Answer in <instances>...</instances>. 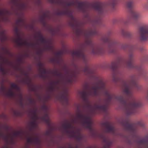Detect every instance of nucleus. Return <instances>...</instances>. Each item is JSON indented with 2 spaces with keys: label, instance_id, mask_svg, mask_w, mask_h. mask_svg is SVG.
<instances>
[{
  "label": "nucleus",
  "instance_id": "1",
  "mask_svg": "<svg viewBox=\"0 0 148 148\" xmlns=\"http://www.w3.org/2000/svg\"><path fill=\"white\" fill-rule=\"evenodd\" d=\"M110 67L113 71V80L115 82L121 83L123 92L126 96H117L110 93L106 88L104 83L101 80L99 79L89 90H87L89 88L88 86L86 85L85 90L79 92L84 101L87 103L86 106L89 108L92 107L89 103L88 98L90 96H98L101 92H102L106 97L105 100V104L95 105L93 107L94 110L106 112L112 101L115 100L119 101L124 106L127 115H130L135 113L136 108L140 107L141 104L139 101L136 100L133 96L132 90L134 88L138 90L140 86L137 83L135 76L131 77L129 80H125L122 78L119 68L123 67L134 69L138 71L140 75H142L145 73L143 68L142 66L136 65L134 64L133 54L132 53L129 54L127 60L118 58L111 63Z\"/></svg>",
  "mask_w": 148,
  "mask_h": 148
},
{
  "label": "nucleus",
  "instance_id": "2",
  "mask_svg": "<svg viewBox=\"0 0 148 148\" xmlns=\"http://www.w3.org/2000/svg\"><path fill=\"white\" fill-rule=\"evenodd\" d=\"M58 14L59 15H66L71 19L69 25L73 28L75 33L77 36H82L86 39L85 43L82 48L72 51V54L74 56L81 60L86 65L83 71H93L87 65V61L84 52L88 50L93 54H101L104 51V48L100 45L94 44L90 38L91 36L97 34L98 32L95 28L88 30L84 29L79 27V22L73 16L72 11L65 7V9L58 11Z\"/></svg>",
  "mask_w": 148,
  "mask_h": 148
},
{
  "label": "nucleus",
  "instance_id": "3",
  "mask_svg": "<svg viewBox=\"0 0 148 148\" xmlns=\"http://www.w3.org/2000/svg\"><path fill=\"white\" fill-rule=\"evenodd\" d=\"M77 4L76 7L78 10L84 13H87L88 9L91 8L96 11L100 15H102L105 12L103 4L101 2H97L91 5L87 4L84 2L72 1L66 3V6H70L75 5Z\"/></svg>",
  "mask_w": 148,
  "mask_h": 148
},
{
  "label": "nucleus",
  "instance_id": "4",
  "mask_svg": "<svg viewBox=\"0 0 148 148\" xmlns=\"http://www.w3.org/2000/svg\"><path fill=\"white\" fill-rule=\"evenodd\" d=\"M79 73V69L77 67H76L75 70L66 69L64 75L57 70L53 72V73L55 76L58 77L60 80H64L66 82L70 84L75 82L77 74Z\"/></svg>",
  "mask_w": 148,
  "mask_h": 148
},
{
  "label": "nucleus",
  "instance_id": "5",
  "mask_svg": "<svg viewBox=\"0 0 148 148\" xmlns=\"http://www.w3.org/2000/svg\"><path fill=\"white\" fill-rule=\"evenodd\" d=\"M101 41L107 47V49L110 52L114 53L117 49L121 48L124 49L123 45L120 44L117 41L112 39L109 37L104 36L101 38Z\"/></svg>",
  "mask_w": 148,
  "mask_h": 148
},
{
  "label": "nucleus",
  "instance_id": "6",
  "mask_svg": "<svg viewBox=\"0 0 148 148\" xmlns=\"http://www.w3.org/2000/svg\"><path fill=\"white\" fill-rule=\"evenodd\" d=\"M81 106L77 107V117L82 121L83 126L88 129L90 131L92 130V122L91 118L87 114L82 113L80 110Z\"/></svg>",
  "mask_w": 148,
  "mask_h": 148
},
{
  "label": "nucleus",
  "instance_id": "7",
  "mask_svg": "<svg viewBox=\"0 0 148 148\" xmlns=\"http://www.w3.org/2000/svg\"><path fill=\"white\" fill-rule=\"evenodd\" d=\"M62 127L63 129V132L69 135V137L75 138L78 140L81 139V136L78 131L70 130L73 127L71 123L65 122L62 124Z\"/></svg>",
  "mask_w": 148,
  "mask_h": 148
},
{
  "label": "nucleus",
  "instance_id": "8",
  "mask_svg": "<svg viewBox=\"0 0 148 148\" xmlns=\"http://www.w3.org/2000/svg\"><path fill=\"white\" fill-rule=\"evenodd\" d=\"M121 123L125 130L130 132L133 137L135 136L137 128L134 124L131 123L130 120L128 118L122 120Z\"/></svg>",
  "mask_w": 148,
  "mask_h": 148
},
{
  "label": "nucleus",
  "instance_id": "9",
  "mask_svg": "<svg viewBox=\"0 0 148 148\" xmlns=\"http://www.w3.org/2000/svg\"><path fill=\"white\" fill-rule=\"evenodd\" d=\"M138 33L140 40L143 41L148 40V24L140 27Z\"/></svg>",
  "mask_w": 148,
  "mask_h": 148
},
{
  "label": "nucleus",
  "instance_id": "10",
  "mask_svg": "<svg viewBox=\"0 0 148 148\" xmlns=\"http://www.w3.org/2000/svg\"><path fill=\"white\" fill-rule=\"evenodd\" d=\"M130 14V16H128L126 20L124 22V23L125 25L130 24L132 19L137 20L140 17L139 13L132 10H131Z\"/></svg>",
  "mask_w": 148,
  "mask_h": 148
},
{
  "label": "nucleus",
  "instance_id": "11",
  "mask_svg": "<svg viewBox=\"0 0 148 148\" xmlns=\"http://www.w3.org/2000/svg\"><path fill=\"white\" fill-rule=\"evenodd\" d=\"M58 98L63 104L66 106L68 104V95L66 91L63 90L60 92L58 96Z\"/></svg>",
  "mask_w": 148,
  "mask_h": 148
},
{
  "label": "nucleus",
  "instance_id": "12",
  "mask_svg": "<svg viewBox=\"0 0 148 148\" xmlns=\"http://www.w3.org/2000/svg\"><path fill=\"white\" fill-rule=\"evenodd\" d=\"M103 125L105 127L106 132L111 133L114 135H115L116 130L112 123L106 121L103 123Z\"/></svg>",
  "mask_w": 148,
  "mask_h": 148
},
{
  "label": "nucleus",
  "instance_id": "13",
  "mask_svg": "<svg viewBox=\"0 0 148 148\" xmlns=\"http://www.w3.org/2000/svg\"><path fill=\"white\" fill-rule=\"evenodd\" d=\"M139 148H148V134L144 138L137 141Z\"/></svg>",
  "mask_w": 148,
  "mask_h": 148
},
{
  "label": "nucleus",
  "instance_id": "14",
  "mask_svg": "<svg viewBox=\"0 0 148 148\" xmlns=\"http://www.w3.org/2000/svg\"><path fill=\"white\" fill-rule=\"evenodd\" d=\"M32 121L30 122V125L32 129H34L36 126V121L38 119V117L36 114V110H33L32 111Z\"/></svg>",
  "mask_w": 148,
  "mask_h": 148
},
{
  "label": "nucleus",
  "instance_id": "15",
  "mask_svg": "<svg viewBox=\"0 0 148 148\" xmlns=\"http://www.w3.org/2000/svg\"><path fill=\"white\" fill-rule=\"evenodd\" d=\"M27 143L29 144H33L37 146L40 145L41 141L38 137H28L27 139Z\"/></svg>",
  "mask_w": 148,
  "mask_h": 148
},
{
  "label": "nucleus",
  "instance_id": "16",
  "mask_svg": "<svg viewBox=\"0 0 148 148\" xmlns=\"http://www.w3.org/2000/svg\"><path fill=\"white\" fill-rule=\"evenodd\" d=\"M15 42L19 46H26L27 42L26 41H23L22 38L21 37L16 38L14 39Z\"/></svg>",
  "mask_w": 148,
  "mask_h": 148
},
{
  "label": "nucleus",
  "instance_id": "17",
  "mask_svg": "<svg viewBox=\"0 0 148 148\" xmlns=\"http://www.w3.org/2000/svg\"><path fill=\"white\" fill-rule=\"evenodd\" d=\"M15 42L19 46H26L27 42L26 41H23L22 38L21 37L16 38L14 39Z\"/></svg>",
  "mask_w": 148,
  "mask_h": 148
},
{
  "label": "nucleus",
  "instance_id": "18",
  "mask_svg": "<svg viewBox=\"0 0 148 148\" xmlns=\"http://www.w3.org/2000/svg\"><path fill=\"white\" fill-rule=\"evenodd\" d=\"M40 73L39 76L40 77L45 79L46 78V76L45 74L47 73L46 70L45 69H42L41 70H39Z\"/></svg>",
  "mask_w": 148,
  "mask_h": 148
},
{
  "label": "nucleus",
  "instance_id": "19",
  "mask_svg": "<svg viewBox=\"0 0 148 148\" xmlns=\"http://www.w3.org/2000/svg\"><path fill=\"white\" fill-rule=\"evenodd\" d=\"M42 120L47 124L49 125L50 124V119L48 114L46 113L44 116L42 117Z\"/></svg>",
  "mask_w": 148,
  "mask_h": 148
},
{
  "label": "nucleus",
  "instance_id": "20",
  "mask_svg": "<svg viewBox=\"0 0 148 148\" xmlns=\"http://www.w3.org/2000/svg\"><path fill=\"white\" fill-rule=\"evenodd\" d=\"M36 37L39 38V40L40 41L41 43L45 44L46 43V40L44 38L42 35L40 33H38Z\"/></svg>",
  "mask_w": 148,
  "mask_h": 148
},
{
  "label": "nucleus",
  "instance_id": "21",
  "mask_svg": "<svg viewBox=\"0 0 148 148\" xmlns=\"http://www.w3.org/2000/svg\"><path fill=\"white\" fill-rule=\"evenodd\" d=\"M121 32L122 34L125 37H130L131 35L130 32L126 31L123 29H121Z\"/></svg>",
  "mask_w": 148,
  "mask_h": 148
},
{
  "label": "nucleus",
  "instance_id": "22",
  "mask_svg": "<svg viewBox=\"0 0 148 148\" xmlns=\"http://www.w3.org/2000/svg\"><path fill=\"white\" fill-rule=\"evenodd\" d=\"M61 52H58L56 54V57L51 59V61L54 62H58V57L61 55Z\"/></svg>",
  "mask_w": 148,
  "mask_h": 148
},
{
  "label": "nucleus",
  "instance_id": "23",
  "mask_svg": "<svg viewBox=\"0 0 148 148\" xmlns=\"http://www.w3.org/2000/svg\"><path fill=\"white\" fill-rule=\"evenodd\" d=\"M133 4V2L132 0H127L126 1V6L129 9H131L132 8Z\"/></svg>",
  "mask_w": 148,
  "mask_h": 148
},
{
  "label": "nucleus",
  "instance_id": "24",
  "mask_svg": "<svg viewBox=\"0 0 148 148\" xmlns=\"http://www.w3.org/2000/svg\"><path fill=\"white\" fill-rule=\"evenodd\" d=\"M14 3L17 5H19L21 8H23L24 6V5L18 0H12Z\"/></svg>",
  "mask_w": 148,
  "mask_h": 148
},
{
  "label": "nucleus",
  "instance_id": "25",
  "mask_svg": "<svg viewBox=\"0 0 148 148\" xmlns=\"http://www.w3.org/2000/svg\"><path fill=\"white\" fill-rule=\"evenodd\" d=\"M51 3L53 4H60L63 3V1L61 0H48Z\"/></svg>",
  "mask_w": 148,
  "mask_h": 148
},
{
  "label": "nucleus",
  "instance_id": "26",
  "mask_svg": "<svg viewBox=\"0 0 148 148\" xmlns=\"http://www.w3.org/2000/svg\"><path fill=\"white\" fill-rule=\"evenodd\" d=\"M0 38L2 42L5 41L7 39V37L3 32L0 33Z\"/></svg>",
  "mask_w": 148,
  "mask_h": 148
},
{
  "label": "nucleus",
  "instance_id": "27",
  "mask_svg": "<svg viewBox=\"0 0 148 148\" xmlns=\"http://www.w3.org/2000/svg\"><path fill=\"white\" fill-rule=\"evenodd\" d=\"M119 0H110L109 2V5L113 6Z\"/></svg>",
  "mask_w": 148,
  "mask_h": 148
},
{
  "label": "nucleus",
  "instance_id": "28",
  "mask_svg": "<svg viewBox=\"0 0 148 148\" xmlns=\"http://www.w3.org/2000/svg\"><path fill=\"white\" fill-rule=\"evenodd\" d=\"M47 16V14L46 13H44L40 17L41 21L42 22H44L45 21L46 18Z\"/></svg>",
  "mask_w": 148,
  "mask_h": 148
},
{
  "label": "nucleus",
  "instance_id": "29",
  "mask_svg": "<svg viewBox=\"0 0 148 148\" xmlns=\"http://www.w3.org/2000/svg\"><path fill=\"white\" fill-rule=\"evenodd\" d=\"M55 87L53 83H50V86L49 88V90L51 92H53L55 88Z\"/></svg>",
  "mask_w": 148,
  "mask_h": 148
},
{
  "label": "nucleus",
  "instance_id": "30",
  "mask_svg": "<svg viewBox=\"0 0 148 148\" xmlns=\"http://www.w3.org/2000/svg\"><path fill=\"white\" fill-rule=\"evenodd\" d=\"M102 21L101 19H98L95 21L94 22V24L97 26H99L101 23Z\"/></svg>",
  "mask_w": 148,
  "mask_h": 148
},
{
  "label": "nucleus",
  "instance_id": "31",
  "mask_svg": "<svg viewBox=\"0 0 148 148\" xmlns=\"http://www.w3.org/2000/svg\"><path fill=\"white\" fill-rule=\"evenodd\" d=\"M0 136L4 139L5 141H8V136L5 135L2 133H0Z\"/></svg>",
  "mask_w": 148,
  "mask_h": 148
},
{
  "label": "nucleus",
  "instance_id": "32",
  "mask_svg": "<svg viewBox=\"0 0 148 148\" xmlns=\"http://www.w3.org/2000/svg\"><path fill=\"white\" fill-rule=\"evenodd\" d=\"M15 34L17 36L16 38L20 37V34L19 33V30L17 27H16L14 29Z\"/></svg>",
  "mask_w": 148,
  "mask_h": 148
},
{
  "label": "nucleus",
  "instance_id": "33",
  "mask_svg": "<svg viewBox=\"0 0 148 148\" xmlns=\"http://www.w3.org/2000/svg\"><path fill=\"white\" fill-rule=\"evenodd\" d=\"M6 11L4 10H0V16L3 17L5 16Z\"/></svg>",
  "mask_w": 148,
  "mask_h": 148
},
{
  "label": "nucleus",
  "instance_id": "34",
  "mask_svg": "<svg viewBox=\"0 0 148 148\" xmlns=\"http://www.w3.org/2000/svg\"><path fill=\"white\" fill-rule=\"evenodd\" d=\"M7 95L8 96L10 97H13L14 96V93L11 90H10L7 93Z\"/></svg>",
  "mask_w": 148,
  "mask_h": 148
},
{
  "label": "nucleus",
  "instance_id": "35",
  "mask_svg": "<svg viewBox=\"0 0 148 148\" xmlns=\"http://www.w3.org/2000/svg\"><path fill=\"white\" fill-rule=\"evenodd\" d=\"M12 88H14L17 90H18L19 88L17 85L15 84H13L11 85Z\"/></svg>",
  "mask_w": 148,
  "mask_h": 148
},
{
  "label": "nucleus",
  "instance_id": "36",
  "mask_svg": "<svg viewBox=\"0 0 148 148\" xmlns=\"http://www.w3.org/2000/svg\"><path fill=\"white\" fill-rule=\"evenodd\" d=\"M60 80H60V79L56 81H53V82H52L51 83H53V85L55 86L56 85L60 83Z\"/></svg>",
  "mask_w": 148,
  "mask_h": 148
},
{
  "label": "nucleus",
  "instance_id": "37",
  "mask_svg": "<svg viewBox=\"0 0 148 148\" xmlns=\"http://www.w3.org/2000/svg\"><path fill=\"white\" fill-rule=\"evenodd\" d=\"M0 71L4 73H5V69L2 66V63L1 64L0 66Z\"/></svg>",
  "mask_w": 148,
  "mask_h": 148
},
{
  "label": "nucleus",
  "instance_id": "38",
  "mask_svg": "<svg viewBox=\"0 0 148 148\" xmlns=\"http://www.w3.org/2000/svg\"><path fill=\"white\" fill-rule=\"evenodd\" d=\"M137 125L138 126L142 127H144V124L143 122H138Z\"/></svg>",
  "mask_w": 148,
  "mask_h": 148
},
{
  "label": "nucleus",
  "instance_id": "39",
  "mask_svg": "<svg viewBox=\"0 0 148 148\" xmlns=\"http://www.w3.org/2000/svg\"><path fill=\"white\" fill-rule=\"evenodd\" d=\"M28 101L30 104H32L35 103V101L34 99L30 98L29 99Z\"/></svg>",
  "mask_w": 148,
  "mask_h": 148
},
{
  "label": "nucleus",
  "instance_id": "40",
  "mask_svg": "<svg viewBox=\"0 0 148 148\" xmlns=\"http://www.w3.org/2000/svg\"><path fill=\"white\" fill-rule=\"evenodd\" d=\"M38 65L39 67V70L41 71V69H42V67L43 66V64L42 63L39 62L38 63Z\"/></svg>",
  "mask_w": 148,
  "mask_h": 148
},
{
  "label": "nucleus",
  "instance_id": "41",
  "mask_svg": "<svg viewBox=\"0 0 148 148\" xmlns=\"http://www.w3.org/2000/svg\"><path fill=\"white\" fill-rule=\"evenodd\" d=\"M51 132L50 130L47 131L45 132V135L47 136H49L51 135Z\"/></svg>",
  "mask_w": 148,
  "mask_h": 148
},
{
  "label": "nucleus",
  "instance_id": "42",
  "mask_svg": "<svg viewBox=\"0 0 148 148\" xmlns=\"http://www.w3.org/2000/svg\"><path fill=\"white\" fill-rule=\"evenodd\" d=\"M20 134V132H17L14 133V136H19Z\"/></svg>",
  "mask_w": 148,
  "mask_h": 148
},
{
  "label": "nucleus",
  "instance_id": "43",
  "mask_svg": "<svg viewBox=\"0 0 148 148\" xmlns=\"http://www.w3.org/2000/svg\"><path fill=\"white\" fill-rule=\"evenodd\" d=\"M35 46V44L32 43H29L28 47H34Z\"/></svg>",
  "mask_w": 148,
  "mask_h": 148
},
{
  "label": "nucleus",
  "instance_id": "44",
  "mask_svg": "<svg viewBox=\"0 0 148 148\" xmlns=\"http://www.w3.org/2000/svg\"><path fill=\"white\" fill-rule=\"evenodd\" d=\"M42 109L43 110H46L47 109V106L45 105H43L42 107Z\"/></svg>",
  "mask_w": 148,
  "mask_h": 148
},
{
  "label": "nucleus",
  "instance_id": "45",
  "mask_svg": "<svg viewBox=\"0 0 148 148\" xmlns=\"http://www.w3.org/2000/svg\"><path fill=\"white\" fill-rule=\"evenodd\" d=\"M20 103L21 105H22L23 104V102H22V97L21 95L20 96Z\"/></svg>",
  "mask_w": 148,
  "mask_h": 148
},
{
  "label": "nucleus",
  "instance_id": "46",
  "mask_svg": "<svg viewBox=\"0 0 148 148\" xmlns=\"http://www.w3.org/2000/svg\"><path fill=\"white\" fill-rule=\"evenodd\" d=\"M1 90L2 91H4L5 90V88L3 86H2L1 88Z\"/></svg>",
  "mask_w": 148,
  "mask_h": 148
},
{
  "label": "nucleus",
  "instance_id": "47",
  "mask_svg": "<svg viewBox=\"0 0 148 148\" xmlns=\"http://www.w3.org/2000/svg\"><path fill=\"white\" fill-rule=\"evenodd\" d=\"M21 21V19H19L16 22L17 24H18V23H20Z\"/></svg>",
  "mask_w": 148,
  "mask_h": 148
},
{
  "label": "nucleus",
  "instance_id": "48",
  "mask_svg": "<svg viewBox=\"0 0 148 148\" xmlns=\"http://www.w3.org/2000/svg\"><path fill=\"white\" fill-rule=\"evenodd\" d=\"M68 148H79L78 146H76L75 147H69Z\"/></svg>",
  "mask_w": 148,
  "mask_h": 148
},
{
  "label": "nucleus",
  "instance_id": "49",
  "mask_svg": "<svg viewBox=\"0 0 148 148\" xmlns=\"http://www.w3.org/2000/svg\"><path fill=\"white\" fill-rule=\"evenodd\" d=\"M10 142H11V143L12 144L14 143L13 139V138H11Z\"/></svg>",
  "mask_w": 148,
  "mask_h": 148
},
{
  "label": "nucleus",
  "instance_id": "50",
  "mask_svg": "<svg viewBox=\"0 0 148 148\" xmlns=\"http://www.w3.org/2000/svg\"><path fill=\"white\" fill-rule=\"evenodd\" d=\"M127 142L130 144H131V142L130 140H128L127 141Z\"/></svg>",
  "mask_w": 148,
  "mask_h": 148
},
{
  "label": "nucleus",
  "instance_id": "51",
  "mask_svg": "<svg viewBox=\"0 0 148 148\" xmlns=\"http://www.w3.org/2000/svg\"><path fill=\"white\" fill-rule=\"evenodd\" d=\"M36 89L35 87H33L32 88V90L33 91H34Z\"/></svg>",
  "mask_w": 148,
  "mask_h": 148
},
{
  "label": "nucleus",
  "instance_id": "52",
  "mask_svg": "<svg viewBox=\"0 0 148 148\" xmlns=\"http://www.w3.org/2000/svg\"><path fill=\"white\" fill-rule=\"evenodd\" d=\"M29 42H27V43L26 46L28 47V46H29Z\"/></svg>",
  "mask_w": 148,
  "mask_h": 148
},
{
  "label": "nucleus",
  "instance_id": "53",
  "mask_svg": "<svg viewBox=\"0 0 148 148\" xmlns=\"http://www.w3.org/2000/svg\"><path fill=\"white\" fill-rule=\"evenodd\" d=\"M4 148H12L9 147H8L7 146H5L4 147Z\"/></svg>",
  "mask_w": 148,
  "mask_h": 148
},
{
  "label": "nucleus",
  "instance_id": "54",
  "mask_svg": "<svg viewBox=\"0 0 148 148\" xmlns=\"http://www.w3.org/2000/svg\"><path fill=\"white\" fill-rule=\"evenodd\" d=\"M85 106H83V110H84V109H85Z\"/></svg>",
  "mask_w": 148,
  "mask_h": 148
},
{
  "label": "nucleus",
  "instance_id": "55",
  "mask_svg": "<svg viewBox=\"0 0 148 148\" xmlns=\"http://www.w3.org/2000/svg\"><path fill=\"white\" fill-rule=\"evenodd\" d=\"M50 95H49L47 96V98H48V99H49V98H50Z\"/></svg>",
  "mask_w": 148,
  "mask_h": 148
},
{
  "label": "nucleus",
  "instance_id": "56",
  "mask_svg": "<svg viewBox=\"0 0 148 148\" xmlns=\"http://www.w3.org/2000/svg\"><path fill=\"white\" fill-rule=\"evenodd\" d=\"M147 99H148V91L147 92Z\"/></svg>",
  "mask_w": 148,
  "mask_h": 148
},
{
  "label": "nucleus",
  "instance_id": "57",
  "mask_svg": "<svg viewBox=\"0 0 148 148\" xmlns=\"http://www.w3.org/2000/svg\"><path fill=\"white\" fill-rule=\"evenodd\" d=\"M24 75H25L26 76V75H27V74L26 73H24Z\"/></svg>",
  "mask_w": 148,
  "mask_h": 148
},
{
  "label": "nucleus",
  "instance_id": "58",
  "mask_svg": "<svg viewBox=\"0 0 148 148\" xmlns=\"http://www.w3.org/2000/svg\"><path fill=\"white\" fill-rule=\"evenodd\" d=\"M147 60H148V56L147 57Z\"/></svg>",
  "mask_w": 148,
  "mask_h": 148
},
{
  "label": "nucleus",
  "instance_id": "59",
  "mask_svg": "<svg viewBox=\"0 0 148 148\" xmlns=\"http://www.w3.org/2000/svg\"><path fill=\"white\" fill-rule=\"evenodd\" d=\"M135 47H132V49H135Z\"/></svg>",
  "mask_w": 148,
  "mask_h": 148
},
{
  "label": "nucleus",
  "instance_id": "60",
  "mask_svg": "<svg viewBox=\"0 0 148 148\" xmlns=\"http://www.w3.org/2000/svg\"><path fill=\"white\" fill-rule=\"evenodd\" d=\"M40 53V51H39V52H38V53Z\"/></svg>",
  "mask_w": 148,
  "mask_h": 148
},
{
  "label": "nucleus",
  "instance_id": "61",
  "mask_svg": "<svg viewBox=\"0 0 148 148\" xmlns=\"http://www.w3.org/2000/svg\"><path fill=\"white\" fill-rule=\"evenodd\" d=\"M27 79H28L29 80V79H28V78H27Z\"/></svg>",
  "mask_w": 148,
  "mask_h": 148
}]
</instances>
